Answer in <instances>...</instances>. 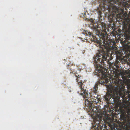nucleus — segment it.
Instances as JSON below:
<instances>
[{"instance_id": "1", "label": "nucleus", "mask_w": 130, "mask_h": 130, "mask_svg": "<svg viewBox=\"0 0 130 130\" xmlns=\"http://www.w3.org/2000/svg\"><path fill=\"white\" fill-rule=\"evenodd\" d=\"M96 24L92 25V29L95 31L96 35L103 40V44L101 43V40H98L96 37L91 32L87 31L85 34L88 36V37L87 38L91 41L97 42L100 47V49L98 50V53H97L96 56L93 57V62L95 63L96 69V74L100 78L101 80L95 84L91 89V92L88 94L87 91L84 89L83 83L81 80V76L80 74V71L78 69L79 72H78L77 71L74 72L73 70L70 69L71 71L70 73L73 74L76 77V80L78 82L80 89V92L78 91V93L83 96L84 98H87L85 99V104L89 105L90 110L88 111L89 114L94 119L93 125H113V123L112 122L113 119L111 115L107 114L105 111L102 110L97 112L96 105H93L99 103L100 100L98 94V85L101 84L107 85L108 83L110 82L109 83V85H108L109 88L105 97V100L108 101L112 98L114 102L118 103L120 97L122 98L124 97L125 91L122 80L118 78L119 74H117L115 71H112L110 73H107L106 68L98 64L99 62L106 67V63H108L110 58L109 52L111 51H112V52L114 50L116 43L113 39H110L107 37L106 25L105 23Z\"/></svg>"}, {"instance_id": "2", "label": "nucleus", "mask_w": 130, "mask_h": 130, "mask_svg": "<svg viewBox=\"0 0 130 130\" xmlns=\"http://www.w3.org/2000/svg\"><path fill=\"white\" fill-rule=\"evenodd\" d=\"M102 3L99 5L100 7L98 8V14L99 21L101 22L104 19L102 15L103 12L106 9L111 12L108 16L109 21L110 22H114L117 20V18L124 19L127 16L126 13H124V9H121L120 10L119 7L114 5L117 3L118 5H122L125 7H127L130 3V0H102Z\"/></svg>"}, {"instance_id": "3", "label": "nucleus", "mask_w": 130, "mask_h": 130, "mask_svg": "<svg viewBox=\"0 0 130 130\" xmlns=\"http://www.w3.org/2000/svg\"><path fill=\"white\" fill-rule=\"evenodd\" d=\"M127 39V42H128L127 43L126 45L128 48H130V36Z\"/></svg>"}, {"instance_id": "4", "label": "nucleus", "mask_w": 130, "mask_h": 130, "mask_svg": "<svg viewBox=\"0 0 130 130\" xmlns=\"http://www.w3.org/2000/svg\"><path fill=\"white\" fill-rule=\"evenodd\" d=\"M84 15L83 14V17H85L86 15V13L85 12H84Z\"/></svg>"}, {"instance_id": "5", "label": "nucleus", "mask_w": 130, "mask_h": 130, "mask_svg": "<svg viewBox=\"0 0 130 130\" xmlns=\"http://www.w3.org/2000/svg\"><path fill=\"white\" fill-rule=\"evenodd\" d=\"M129 28H130V24H129Z\"/></svg>"}, {"instance_id": "6", "label": "nucleus", "mask_w": 130, "mask_h": 130, "mask_svg": "<svg viewBox=\"0 0 130 130\" xmlns=\"http://www.w3.org/2000/svg\"><path fill=\"white\" fill-rule=\"evenodd\" d=\"M130 93V91L128 92V93Z\"/></svg>"}]
</instances>
